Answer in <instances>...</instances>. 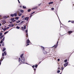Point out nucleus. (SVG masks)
<instances>
[{"mask_svg": "<svg viewBox=\"0 0 74 74\" xmlns=\"http://www.w3.org/2000/svg\"><path fill=\"white\" fill-rule=\"evenodd\" d=\"M34 66H35L34 65V66H32L33 68H34Z\"/></svg>", "mask_w": 74, "mask_h": 74, "instance_id": "38", "label": "nucleus"}, {"mask_svg": "<svg viewBox=\"0 0 74 74\" xmlns=\"http://www.w3.org/2000/svg\"><path fill=\"white\" fill-rule=\"evenodd\" d=\"M8 31H7L5 32L4 33V34H7V33H8Z\"/></svg>", "mask_w": 74, "mask_h": 74, "instance_id": "15", "label": "nucleus"}, {"mask_svg": "<svg viewBox=\"0 0 74 74\" xmlns=\"http://www.w3.org/2000/svg\"><path fill=\"white\" fill-rule=\"evenodd\" d=\"M38 65H36L35 66V67H36V68H37V67Z\"/></svg>", "mask_w": 74, "mask_h": 74, "instance_id": "29", "label": "nucleus"}, {"mask_svg": "<svg viewBox=\"0 0 74 74\" xmlns=\"http://www.w3.org/2000/svg\"><path fill=\"white\" fill-rule=\"evenodd\" d=\"M28 19H29V18H28L27 17L24 18V19H25V20H28Z\"/></svg>", "mask_w": 74, "mask_h": 74, "instance_id": "6", "label": "nucleus"}, {"mask_svg": "<svg viewBox=\"0 0 74 74\" xmlns=\"http://www.w3.org/2000/svg\"><path fill=\"white\" fill-rule=\"evenodd\" d=\"M23 22V21H22L21 22V23H22Z\"/></svg>", "mask_w": 74, "mask_h": 74, "instance_id": "56", "label": "nucleus"}, {"mask_svg": "<svg viewBox=\"0 0 74 74\" xmlns=\"http://www.w3.org/2000/svg\"><path fill=\"white\" fill-rule=\"evenodd\" d=\"M19 28H20V27H18V26H17L16 27V28L18 29H19Z\"/></svg>", "mask_w": 74, "mask_h": 74, "instance_id": "21", "label": "nucleus"}, {"mask_svg": "<svg viewBox=\"0 0 74 74\" xmlns=\"http://www.w3.org/2000/svg\"><path fill=\"white\" fill-rule=\"evenodd\" d=\"M7 30V28H5L3 29V30L4 31H5V30Z\"/></svg>", "mask_w": 74, "mask_h": 74, "instance_id": "12", "label": "nucleus"}, {"mask_svg": "<svg viewBox=\"0 0 74 74\" xmlns=\"http://www.w3.org/2000/svg\"><path fill=\"white\" fill-rule=\"evenodd\" d=\"M26 36H27H27H28V33H26Z\"/></svg>", "mask_w": 74, "mask_h": 74, "instance_id": "34", "label": "nucleus"}, {"mask_svg": "<svg viewBox=\"0 0 74 74\" xmlns=\"http://www.w3.org/2000/svg\"><path fill=\"white\" fill-rule=\"evenodd\" d=\"M10 15L11 16H12V17H14V14H11Z\"/></svg>", "mask_w": 74, "mask_h": 74, "instance_id": "13", "label": "nucleus"}, {"mask_svg": "<svg viewBox=\"0 0 74 74\" xmlns=\"http://www.w3.org/2000/svg\"><path fill=\"white\" fill-rule=\"evenodd\" d=\"M58 61H59V60H60V59H58Z\"/></svg>", "mask_w": 74, "mask_h": 74, "instance_id": "43", "label": "nucleus"}, {"mask_svg": "<svg viewBox=\"0 0 74 74\" xmlns=\"http://www.w3.org/2000/svg\"><path fill=\"white\" fill-rule=\"evenodd\" d=\"M21 12H23V10H21L20 11Z\"/></svg>", "mask_w": 74, "mask_h": 74, "instance_id": "23", "label": "nucleus"}, {"mask_svg": "<svg viewBox=\"0 0 74 74\" xmlns=\"http://www.w3.org/2000/svg\"><path fill=\"white\" fill-rule=\"evenodd\" d=\"M70 22V21H69L68 22Z\"/></svg>", "mask_w": 74, "mask_h": 74, "instance_id": "61", "label": "nucleus"}, {"mask_svg": "<svg viewBox=\"0 0 74 74\" xmlns=\"http://www.w3.org/2000/svg\"><path fill=\"white\" fill-rule=\"evenodd\" d=\"M3 45H2L3 46H4V43L3 42Z\"/></svg>", "mask_w": 74, "mask_h": 74, "instance_id": "40", "label": "nucleus"}, {"mask_svg": "<svg viewBox=\"0 0 74 74\" xmlns=\"http://www.w3.org/2000/svg\"><path fill=\"white\" fill-rule=\"evenodd\" d=\"M19 19V18L18 17H16L15 19H16V20H18Z\"/></svg>", "mask_w": 74, "mask_h": 74, "instance_id": "14", "label": "nucleus"}, {"mask_svg": "<svg viewBox=\"0 0 74 74\" xmlns=\"http://www.w3.org/2000/svg\"><path fill=\"white\" fill-rule=\"evenodd\" d=\"M71 33H73V32L72 31H69V34H71Z\"/></svg>", "mask_w": 74, "mask_h": 74, "instance_id": "7", "label": "nucleus"}, {"mask_svg": "<svg viewBox=\"0 0 74 74\" xmlns=\"http://www.w3.org/2000/svg\"><path fill=\"white\" fill-rule=\"evenodd\" d=\"M53 4V2H50L49 3V4Z\"/></svg>", "mask_w": 74, "mask_h": 74, "instance_id": "9", "label": "nucleus"}, {"mask_svg": "<svg viewBox=\"0 0 74 74\" xmlns=\"http://www.w3.org/2000/svg\"><path fill=\"white\" fill-rule=\"evenodd\" d=\"M1 44H0V47H1Z\"/></svg>", "mask_w": 74, "mask_h": 74, "instance_id": "58", "label": "nucleus"}, {"mask_svg": "<svg viewBox=\"0 0 74 74\" xmlns=\"http://www.w3.org/2000/svg\"><path fill=\"white\" fill-rule=\"evenodd\" d=\"M14 19L15 18H12L11 19V21H13V20H14Z\"/></svg>", "mask_w": 74, "mask_h": 74, "instance_id": "17", "label": "nucleus"}, {"mask_svg": "<svg viewBox=\"0 0 74 74\" xmlns=\"http://www.w3.org/2000/svg\"><path fill=\"white\" fill-rule=\"evenodd\" d=\"M6 29H9V27H8Z\"/></svg>", "mask_w": 74, "mask_h": 74, "instance_id": "47", "label": "nucleus"}, {"mask_svg": "<svg viewBox=\"0 0 74 74\" xmlns=\"http://www.w3.org/2000/svg\"><path fill=\"white\" fill-rule=\"evenodd\" d=\"M3 37H4V35H2L1 36V37H2L3 38Z\"/></svg>", "mask_w": 74, "mask_h": 74, "instance_id": "37", "label": "nucleus"}, {"mask_svg": "<svg viewBox=\"0 0 74 74\" xmlns=\"http://www.w3.org/2000/svg\"><path fill=\"white\" fill-rule=\"evenodd\" d=\"M32 16V15H31L30 16V17H31Z\"/></svg>", "mask_w": 74, "mask_h": 74, "instance_id": "60", "label": "nucleus"}, {"mask_svg": "<svg viewBox=\"0 0 74 74\" xmlns=\"http://www.w3.org/2000/svg\"><path fill=\"white\" fill-rule=\"evenodd\" d=\"M59 41H58V42H57V44H58V42Z\"/></svg>", "mask_w": 74, "mask_h": 74, "instance_id": "55", "label": "nucleus"}, {"mask_svg": "<svg viewBox=\"0 0 74 74\" xmlns=\"http://www.w3.org/2000/svg\"><path fill=\"white\" fill-rule=\"evenodd\" d=\"M34 12H33L32 14H34Z\"/></svg>", "mask_w": 74, "mask_h": 74, "instance_id": "48", "label": "nucleus"}, {"mask_svg": "<svg viewBox=\"0 0 74 74\" xmlns=\"http://www.w3.org/2000/svg\"><path fill=\"white\" fill-rule=\"evenodd\" d=\"M22 29H24V28H23V27H22Z\"/></svg>", "mask_w": 74, "mask_h": 74, "instance_id": "46", "label": "nucleus"}, {"mask_svg": "<svg viewBox=\"0 0 74 74\" xmlns=\"http://www.w3.org/2000/svg\"><path fill=\"white\" fill-rule=\"evenodd\" d=\"M1 62H0V66L1 65Z\"/></svg>", "mask_w": 74, "mask_h": 74, "instance_id": "52", "label": "nucleus"}, {"mask_svg": "<svg viewBox=\"0 0 74 74\" xmlns=\"http://www.w3.org/2000/svg\"><path fill=\"white\" fill-rule=\"evenodd\" d=\"M5 49H5V48H3V52H4V51H5Z\"/></svg>", "mask_w": 74, "mask_h": 74, "instance_id": "11", "label": "nucleus"}, {"mask_svg": "<svg viewBox=\"0 0 74 74\" xmlns=\"http://www.w3.org/2000/svg\"><path fill=\"white\" fill-rule=\"evenodd\" d=\"M11 25V26H12V27H13V26H14V25H13V24H12V25Z\"/></svg>", "mask_w": 74, "mask_h": 74, "instance_id": "36", "label": "nucleus"}, {"mask_svg": "<svg viewBox=\"0 0 74 74\" xmlns=\"http://www.w3.org/2000/svg\"><path fill=\"white\" fill-rule=\"evenodd\" d=\"M14 16H17V15H17V14H16V13H14V14H13Z\"/></svg>", "mask_w": 74, "mask_h": 74, "instance_id": "10", "label": "nucleus"}, {"mask_svg": "<svg viewBox=\"0 0 74 74\" xmlns=\"http://www.w3.org/2000/svg\"><path fill=\"white\" fill-rule=\"evenodd\" d=\"M61 69L63 70V69H64V68H63V67H62Z\"/></svg>", "mask_w": 74, "mask_h": 74, "instance_id": "30", "label": "nucleus"}, {"mask_svg": "<svg viewBox=\"0 0 74 74\" xmlns=\"http://www.w3.org/2000/svg\"><path fill=\"white\" fill-rule=\"evenodd\" d=\"M1 26V24L0 23V26Z\"/></svg>", "mask_w": 74, "mask_h": 74, "instance_id": "50", "label": "nucleus"}, {"mask_svg": "<svg viewBox=\"0 0 74 74\" xmlns=\"http://www.w3.org/2000/svg\"><path fill=\"white\" fill-rule=\"evenodd\" d=\"M2 37H1V38H0L1 39L2 38Z\"/></svg>", "mask_w": 74, "mask_h": 74, "instance_id": "49", "label": "nucleus"}, {"mask_svg": "<svg viewBox=\"0 0 74 74\" xmlns=\"http://www.w3.org/2000/svg\"><path fill=\"white\" fill-rule=\"evenodd\" d=\"M59 69H60V68L58 67V70H59Z\"/></svg>", "mask_w": 74, "mask_h": 74, "instance_id": "51", "label": "nucleus"}, {"mask_svg": "<svg viewBox=\"0 0 74 74\" xmlns=\"http://www.w3.org/2000/svg\"><path fill=\"white\" fill-rule=\"evenodd\" d=\"M3 59H4V57H3Z\"/></svg>", "mask_w": 74, "mask_h": 74, "instance_id": "59", "label": "nucleus"}, {"mask_svg": "<svg viewBox=\"0 0 74 74\" xmlns=\"http://www.w3.org/2000/svg\"><path fill=\"white\" fill-rule=\"evenodd\" d=\"M5 40V38H3V39L1 41L0 43V44H2L3 41H4Z\"/></svg>", "mask_w": 74, "mask_h": 74, "instance_id": "1", "label": "nucleus"}, {"mask_svg": "<svg viewBox=\"0 0 74 74\" xmlns=\"http://www.w3.org/2000/svg\"><path fill=\"white\" fill-rule=\"evenodd\" d=\"M41 48H42V49H44V47H42Z\"/></svg>", "mask_w": 74, "mask_h": 74, "instance_id": "28", "label": "nucleus"}, {"mask_svg": "<svg viewBox=\"0 0 74 74\" xmlns=\"http://www.w3.org/2000/svg\"><path fill=\"white\" fill-rule=\"evenodd\" d=\"M68 65V62H67V63L64 64V66H65V67H66V66H67Z\"/></svg>", "mask_w": 74, "mask_h": 74, "instance_id": "4", "label": "nucleus"}, {"mask_svg": "<svg viewBox=\"0 0 74 74\" xmlns=\"http://www.w3.org/2000/svg\"><path fill=\"white\" fill-rule=\"evenodd\" d=\"M23 54H21V58H22V57H23Z\"/></svg>", "mask_w": 74, "mask_h": 74, "instance_id": "18", "label": "nucleus"}, {"mask_svg": "<svg viewBox=\"0 0 74 74\" xmlns=\"http://www.w3.org/2000/svg\"><path fill=\"white\" fill-rule=\"evenodd\" d=\"M27 44H29V43H30V40H29V39H28V40L27 41Z\"/></svg>", "mask_w": 74, "mask_h": 74, "instance_id": "3", "label": "nucleus"}, {"mask_svg": "<svg viewBox=\"0 0 74 74\" xmlns=\"http://www.w3.org/2000/svg\"><path fill=\"white\" fill-rule=\"evenodd\" d=\"M51 10H54V8H51Z\"/></svg>", "mask_w": 74, "mask_h": 74, "instance_id": "32", "label": "nucleus"}, {"mask_svg": "<svg viewBox=\"0 0 74 74\" xmlns=\"http://www.w3.org/2000/svg\"><path fill=\"white\" fill-rule=\"evenodd\" d=\"M4 53L5 55H6V53H5V51L4 52Z\"/></svg>", "mask_w": 74, "mask_h": 74, "instance_id": "31", "label": "nucleus"}, {"mask_svg": "<svg viewBox=\"0 0 74 74\" xmlns=\"http://www.w3.org/2000/svg\"><path fill=\"white\" fill-rule=\"evenodd\" d=\"M18 16H21L22 15V13H21L19 12L18 14Z\"/></svg>", "mask_w": 74, "mask_h": 74, "instance_id": "5", "label": "nucleus"}, {"mask_svg": "<svg viewBox=\"0 0 74 74\" xmlns=\"http://www.w3.org/2000/svg\"><path fill=\"white\" fill-rule=\"evenodd\" d=\"M67 60H64V62H65V63H66V62H67Z\"/></svg>", "mask_w": 74, "mask_h": 74, "instance_id": "20", "label": "nucleus"}, {"mask_svg": "<svg viewBox=\"0 0 74 74\" xmlns=\"http://www.w3.org/2000/svg\"><path fill=\"white\" fill-rule=\"evenodd\" d=\"M41 5V4H39L38 5Z\"/></svg>", "mask_w": 74, "mask_h": 74, "instance_id": "57", "label": "nucleus"}, {"mask_svg": "<svg viewBox=\"0 0 74 74\" xmlns=\"http://www.w3.org/2000/svg\"><path fill=\"white\" fill-rule=\"evenodd\" d=\"M23 8H26V6H23Z\"/></svg>", "mask_w": 74, "mask_h": 74, "instance_id": "16", "label": "nucleus"}, {"mask_svg": "<svg viewBox=\"0 0 74 74\" xmlns=\"http://www.w3.org/2000/svg\"><path fill=\"white\" fill-rule=\"evenodd\" d=\"M25 61V58L23 57L21 58V62L22 63H23Z\"/></svg>", "mask_w": 74, "mask_h": 74, "instance_id": "2", "label": "nucleus"}, {"mask_svg": "<svg viewBox=\"0 0 74 74\" xmlns=\"http://www.w3.org/2000/svg\"><path fill=\"white\" fill-rule=\"evenodd\" d=\"M60 74H61V73H60Z\"/></svg>", "mask_w": 74, "mask_h": 74, "instance_id": "62", "label": "nucleus"}, {"mask_svg": "<svg viewBox=\"0 0 74 74\" xmlns=\"http://www.w3.org/2000/svg\"><path fill=\"white\" fill-rule=\"evenodd\" d=\"M18 1V2L19 3H20V2L19 0Z\"/></svg>", "mask_w": 74, "mask_h": 74, "instance_id": "44", "label": "nucleus"}, {"mask_svg": "<svg viewBox=\"0 0 74 74\" xmlns=\"http://www.w3.org/2000/svg\"><path fill=\"white\" fill-rule=\"evenodd\" d=\"M0 17H1V16H0Z\"/></svg>", "mask_w": 74, "mask_h": 74, "instance_id": "64", "label": "nucleus"}, {"mask_svg": "<svg viewBox=\"0 0 74 74\" xmlns=\"http://www.w3.org/2000/svg\"><path fill=\"white\" fill-rule=\"evenodd\" d=\"M25 32L26 33H27V30H26Z\"/></svg>", "mask_w": 74, "mask_h": 74, "instance_id": "35", "label": "nucleus"}, {"mask_svg": "<svg viewBox=\"0 0 74 74\" xmlns=\"http://www.w3.org/2000/svg\"><path fill=\"white\" fill-rule=\"evenodd\" d=\"M36 69H34V71H36Z\"/></svg>", "mask_w": 74, "mask_h": 74, "instance_id": "45", "label": "nucleus"}, {"mask_svg": "<svg viewBox=\"0 0 74 74\" xmlns=\"http://www.w3.org/2000/svg\"><path fill=\"white\" fill-rule=\"evenodd\" d=\"M10 23H12V22H10Z\"/></svg>", "mask_w": 74, "mask_h": 74, "instance_id": "53", "label": "nucleus"}, {"mask_svg": "<svg viewBox=\"0 0 74 74\" xmlns=\"http://www.w3.org/2000/svg\"><path fill=\"white\" fill-rule=\"evenodd\" d=\"M21 22V21H20V20H19L17 21L16 22V23H19V22Z\"/></svg>", "mask_w": 74, "mask_h": 74, "instance_id": "19", "label": "nucleus"}, {"mask_svg": "<svg viewBox=\"0 0 74 74\" xmlns=\"http://www.w3.org/2000/svg\"><path fill=\"white\" fill-rule=\"evenodd\" d=\"M0 62H1V60H0Z\"/></svg>", "mask_w": 74, "mask_h": 74, "instance_id": "54", "label": "nucleus"}, {"mask_svg": "<svg viewBox=\"0 0 74 74\" xmlns=\"http://www.w3.org/2000/svg\"><path fill=\"white\" fill-rule=\"evenodd\" d=\"M2 56H4V53H2Z\"/></svg>", "mask_w": 74, "mask_h": 74, "instance_id": "33", "label": "nucleus"}, {"mask_svg": "<svg viewBox=\"0 0 74 74\" xmlns=\"http://www.w3.org/2000/svg\"><path fill=\"white\" fill-rule=\"evenodd\" d=\"M45 52H46V51H45Z\"/></svg>", "mask_w": 74, "mask_h": 74, "instance_id": "63", "label": "nucleus"}, {"mask_svg": "<svg viewBox=\"0 0 74 74\" xmlns=\"http://www.w3.org/2000/svg\"><path fill=\"white\" fill-rule=\"evenodd\" d=\"M27 45H29V44H27V45L26 46H27Z\"/></svg>", "mask_w": 74, "mask_h": 74, "instance_id": "42", "label": "nucleus"}, {"mask_svg": "<svg viewBox=\"0 0 74 74\" xmlns=\"http://www.w3.org/2000/svg\"><path fill=\"white\" fill-rule=\"evenodd\" d=\"M21 61V58H19L18 59V62H20Z\"/></svg>", "mask_w": 74, "mask_h": 74, "instance_id": "24", "label": "nucleus"}, {"mask_svg": "<svg viewBox=\"0 0 74 74\" xmlns=\"http://www.w3.org/2000/svg\"><path fill=\"white\" fill-rule=\"evenodd\" d=\"M71 23H74V21L71 22Z\"/></svg>", "mask_w": 74, "mask_h": 74, "instance_id": "41", "label": "nucleus"}, {"mask_svg": "<svg viewBox=\"0 0 74 74\" xmlns=\"http://www.w3.org/2000/svg\"><path fill=\"white\" fill-rule=\"evenodd\" d=\"M31 11V9H29L28 10V12H30Z\"/></svg>", "mask_w": 74, "mask_h": 74, "instance_id": "22", "label": "nucleus"}, {"mask_svg": "<svg viewBox=\"0 0 74 74\" xmlns=\"http://www.w3.org/2000/svg\"><path fill=\"white\" fill-rule=\"evenodd\" d=\"M37 8H38V7H35L34 8H32V10H36Z\"/></svg>", "mask_w": 74, "mask_h": 74, "instance_id": "8", "label": "nucleus"}, {"mask_svg": "<svg viewBox=\"0 0 74 74\" xmlns=\"http://www.w3.org/2000/svg\"><path fill=\"white\" fill-rule=\"evenodd\" d=\"M60 71L59 70H58V71H57V73H60Z\"/></svg>", "mask_w": 74, "mask_h": 74, "instance_id": "27", "label": "nucleus"}, {"mask_svg": "<svg viewBox=\"0 0 74 74\" xmlns=\"http://www.w3.org/2000/svg\"><path fill=\"white\" fill-rule=\"evenodd\" d=\"M24 16H23L22 17V18H24Z\"/></svg>", "mask_w": 74, "mask_h": 74, "instance_id": "39", "label": "nucleus"}, {"mask_svg": "<svg viewBox=\"0 0 74 74\" xmlns=\"http://www.w3.org/2000/svg\"><path fill=\"white\" fill-rule=\"evenodd\" d=\"M2 34H3V33H0V36H1L2 35Z\"/></svg>", "mask_w": 74, "mask_h": 74, "instance_id": "26", "label": "nucleus"}, {"mask_svg": "<svg viewBox=\"0 0 74 74\" xmlns=\"http://www.w3.org/2000/svg\"><path fill=\"white\" fill-rule=\"evenodd\" d=\"M24 29H26V25L24 26Z\"/></svg>", "mask_w": 74, "mask_h": 74, "instance_id": "25", "label": "nucleus"}]
</instances>
